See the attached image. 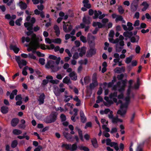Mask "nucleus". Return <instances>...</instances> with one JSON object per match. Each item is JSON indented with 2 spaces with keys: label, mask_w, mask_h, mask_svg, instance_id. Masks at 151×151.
Returning <instances> with one entry per match:
<instances>
[{
  "label": "nucleus",
  "mask_w": 151,
  "mask_h": 151,
  "mask_svg": "<svg viewBox=\"0 0 151 151\" xmlns=\"http://www.w3.org/2000/svg\"><path fill=\"white\" fill-rule=\"evenodd\" d=\"M118 9L120 14H122L124 13V10L122 6H119Z\"/></svg>",
  "instance_id": "nucleus-39"
},
{
  "label": "nucleus",
  "mask_w": 151,
  "mask_h": 151,
  "mask_svg": "<svg viewBox=\"0 0 151 151\" xmlns=\"http://www.w3.org/2000/svg\"><path fill=\"white\" fill-rule=\"evenodd\" d=\"M97 99L98 100L96 101V103L97 104L99 103L100 102L102 101L103 100V98L99 96L98 97Z\"/></svg>",
  "instance_id": "nucleus-55"
},
{
  "label": "nucleus",
  "mask_w": 151,
  "mask_h": 151,
  "mask_svg": "<svg viewBox=\"0 0 151 151\" xmlns=\"http://www.w3.org/2000/svg\"><path fill=\"white\" fill-rule=\"evenodd\" d=\"M76 106H79L81 105V101L78 97L76 96Z\"/></svg>",
  "instance_id": "nucleus-48"
},
{
  "label": "nucleus",
  "mask_w": 151,
  "mask_h": 151,
  "mask_svg": "<svg viewBox=\"0 0 151 151\" xmlns=\"http://www.w3.org/2000/svg\"><path fill=\"white\" fill-rule=\"evenodd\" d=\"M98 85V83H96L92 82L89 85V88L90 89H93L94 88L97 86Z\"/></svg>",
  "instance_id": "nucleus-38"
},
{
  "label": "nucleus",
  "mask_w": 151,
  "mask_h": 151,
  "mask_svg": "<svg viewBox=\"0 0 151 151\" xmlns=\"http://www.w3.org/2000/svg\"><path fill=\"white\" fill-rule=\"evenodd\" d=\"M31 40V38L28 37H23L22 38V41L23 43H24L25 41L27 42H30Z\"/></svg>",
  "instance_id": "nucleus-27"
},
{
  "label": "nucleus",
  "mask_w": 151,
  "mask_h": 151,
  "mask_svg": "<svg viewBox=\"0 0 151 151\" xmlns=\"http://www.w3.org/2000/svg\"><path fill=\"white\" fill-rule=\"evenodd\" d=\"M65 37L66 40H68L70 37H71L72 38L71 41H74L76 39L75 37L71 36L69 34H66L65 36Z\"/></svg>",
  "instance_id": "nucleus-31"
},
{
  "label": "nucleus",
  "mask_w": 151,
  "mask_h": 151,
  "mask_svg": "<svg viewBox=\"0 0 151 151\" xmlns=\"http://www.w3.org/2000/svg\"><path fill=\"white\" fill-rule=\"evenodd\" d=\"M63 23H64V25H63V29L64 31L66 32H68V29H67V26L65 25V22L64 21Z\"/></svg>",
  "instance_id": "nucleus-57"
},
{
  "label": "nucleus",
  "mask_w": 151,
  "mask_h": 151,
  "mask_svg": "<svg viewBox=\"0 0 151 151\" xmlns=\"http://www.w3.org/2000/svg\"><path fill=\"white\" fill-rule=\"evenodd\" d=\"M123 17L121 15H117V17L115 19L116 22H117L119 21H121L122 20Z\"/></svg>",
  "instance_id": "nucleus-45"
},
{
  "label": "nucleus",
  "mask_w": 151,
  "mask_h": 151,
  "mask_svg": "<svg viewBox=\"0 0 151 151\" xmlns=\"http://www.w3.org/2000/svg\"><path fill=\"white\" fill-rule=\"evenodd\" d=\"M94 16L93 17V19H96L98 18L99 16V15H101L102 14V12L99 10L97 11L96 10H95L94 11Z\"/></svg>",
  "instance_id": "nucleus-20"
},
{
  "label": "nucleus",
  "mask_w": 151,
  "mask_h": 151,
  "mask_svg": "<svg viewBox=\"0 0 151 151\" xmlns=\"http://www.w3.org/2000/svg\"><path fill=\"white\" fill-rule=\"evenodd\" d=\"M19 120L17 118L13 119L11 122L12 125L13 127L16 126L18 123Z\"/></svg>",
  "instance_id": "nucleus-21"
},
{
  "label": "nucleus",
  "mask_w": 151,
  "mask_h": 151,
  "mask_svg": "<svg viewBox=\"0 0 151 151\" xmlns=\"http://www.w3.org/2000/svg\"><path fill=\"white\" fill-rule=\"evenodd\" d=\"M18 4L22 10H25L27 8V4L22 1H20Z\"/></svg>",
  "instance_id": "nucleus-17"
},
{
  "label": "nucleus",
  "mask_w": 151,
  "mask_h": 151,
  "mask_svg": "<svg viewBox=\"0 0 151 151\" xmlns=\"http://www.w3.org/2000/svg\"><path fill=\"white\" fill-rule=\"evenodd\" d=\"M151 15L148 13H146L145 14V17L146 18L148 19H150L151 20V13H150Z\"/></svg>",
  "instance_id": "nucleus-64"
},
{
  "label": "nucleus",
  "mask_w": 151,
  "mask_h": 151,
  "mask_svg": "<svg viewBox=\"0 0 151 151\" xmlns=\"http://www.w3.org/2000/svg\"><path fill=\"white\" fill-rule=\"evenodd\" d=\"M90 81V78L88 76H86L84 78V81L86 85L88 84Z\"/></svg>",
  "instance_id": "nucleus-40"
},
{
  "label": "nucleus",
  "mask_w": 151,
  "mask_h": 151,
  "mask_svg": "<svg viewBox=\"0 0 151 151\" xmlns=\"http://www.w3.org/2000/svg\"><path fill=\"white\" fill-rule=\"evenodd\" d=\"M92 126V124L91 122H88L86 123L84 128L86 129L88 127H91Z\"/></svg>",
  "instance_id": "nucleus-47"
},
{
  "label": "nucleus",
  "mask_w": 151,
  "mask_h": 151,
  "mask_svg": "<svg viewBox=\"0 0 151 151\" xmlns=\"http://www.w3.org/2000/svg\"><path fill=\"white\" fill-rule=\"evenodd\" d=\"M102 93V89L101 87H100L99 88V89L97 92V94L98 95H101Z\"/></svg>",
  "instance_id": "nucleus-60"
},
{
  "label": "nucleus",
  "mask_w": 151,
  "mask_h": 151,
  "mask_svg": "<svg viewBox=\"0 0 151 151\" xmlns=\"http://www.w3.org/2000/svg\"><path fill=\"white\" fill-rule=\"evenodd\" d=\"M117 92H114L113 93H111L109 95V98L111 99L113 97H117Z\"/></svg>",
  "instance_id": "nucleus-42"
},
{
  "label": "nucleus",
  "mask_w": 151,
  "mask_h": 151,
  "mask_svg": "<svg viewBox=\"0 0 151 151\" xmlns=\"http://www.w3.org/2000/svg\"><path fill=\"white\" fill-rule=\"evenodd\" d=\"M24 26L25 27L27 28V29L29 31L26 32L27 35L29 36L30 35L31 36V39H32V35L34 34L33 31H32L33 29V25L29 22H25L24 24Z\"/></svg>",
  "instance_id": "nucleus-4"
},
{
  "label": "nucleus",
  "mask_w": 151,
  "mask_h": 151,
  "mask_svg": "<svg viewBox=\"0 0 151 151\" xmlns=\"http://www.w3.org/2000/svg\"><path fill=\"white\" fill-rule=\"evenodd\" d=\"M92 145L94 147L97 148L98 147L97 142L96 139V138H94L93 140H91Z\"/></svg>",
  "instance_id": "nucleus-24"
},
{
  "label": "nucleus",
  "mask_w": 151,
  "mask_h": 151,
  "mask_svg": "<svg viewBox=\"0 0 151 151\" xmlns=\"http://www.w3.org/2000/svg\"><path fill=\"white\" fill-rule=\"evenodd\" d=\"M49 58L50 59L56 60V63L57 65L59 64L61 59L60 57L57 58L56 56L52 55H49Z\"/></svg>",
  "instance_id": "nucleus-12"
},
{
  "label": "nucleus",
  "mask_w": 151,
  "mask_h": 151,
  "mask_svg": "<svg viewBox=\"0 0 151 151\" xmlns=\"http://www.w3.org/2000/svg\"><path fill=\"white\" fill-rule=\"evenodd\" d=\"M127 25L128 27V31H130L133 29L134 28L132 27V23L130 22H128L127 23Z\"/></svg>",
  "instance_id": "nucleus-32"
},
{
  "label": "nucleus",
  "mask_w": 151,
  "mask_h": 151,
  "mask_svg": "<svg viewBox=\"0 0 151 151\" xmlns=\"http://www.w3.org/2000/svg\"><path fill=\"white\" fill-rule=\"evenodd\" d=\"M91 17L88 16H84L83 18V23L89 25L91 24Z\"/></svg>",
  "instance_id": "nucleus-10"
},
{
  "label": "nucleus",
  "mask_w": 151,
  "mask_h": 151,
  "mask_svg": "<svg viewBox=\"0 0 151 151\" xmlns=\"http://www.w3.org/2000/svg\"><path fill=\"white\" fill-rule=\"evenodd\" d=\"M123 48V47H119V45H118V44L116 45V51L117 52H120Z\"/></svg>",
  "instance_id": "nucleus-33"
},
{
  "label": "nucleus",
  "mask_w": 151,
  "mask_h": 151,
  "mask_svg": "<svg viewBox=\"0 0 151 151\" xmlns=\"http://www.w3.org/2000/svg\"><path fill=\"white\" fill-rule=\"evenodd\" d=\"M60 119L62 122H65L66 119V116L63 114H62L60 116Z\"/></svg>",
  "instance_id": "nucleus-43"
},
{
  "label": "nucleus",
  "mask_w": 151,
  "mask_h": 151,
  "mask_svg": "<svg viewBox=\"0 0 151 151\" xmlns=\"http://www.w3.org/2000/svg\"><path fill=\"white\" fill-rule=\"evenodd\" d=\"M17 141L16 140H14L12 142L11 146L12 147L14 148L17 146Z\"/></svg>",
  "instance_id": "nucleus-41"
},
{
  "label": "nucleus",
  "mask_w": 151,
  "mask_h": 151,
  "mask_svg": "<svg viewBox=\"0 0 151 151\" xmlns=\"http://www.w3.org/2000/svg\"><path fill=\"white\" fill-rule=\"evenodd\" d=\"M54 93L55 94L56 96H59L60 95V92L58 90V88H57V90L55 89V90L54 91Z\"/></svg>",
  "instance_id": "nucleus-53"
},
{
  "label": "nucleus",
  "mask_w": 151,
  "mask_h": 151,
  "mask_svg": "<svg viewBox=\"0 0 151 151\" xmlns=\"http://www.w3.org/2000/svg\"><path fill=\"white\" fill-rule=\"evenodd\" d=\"M86 52V51L84 48V47H82L79 54L80 56L82 57L83 55L85 54Z\"/></svg>",
  "instance_id": "nucleus-34"
},
{
  "label": "nucleus",
  "mask_w": 151,
  "mask_h": 151,
  "mask_svg": "<svg viewBox=\"0 0 151 151\" xmlns=\"http://www.w3.org/2000/svg\"><path fill=\"white\" fill-rule=\"evenodd\" d=\"M119 147L120 150H121V151H123L124 147V145L122 143H120L119 145Z\"/></svg>",
  "instance_id": "nucleus-63"
},
{
  "label": "nucleus",
  "mask_w": 151,
  "mask_h": 151,
  "mask_svg": "<svg viewBox=\"0 0 151 151\" xmlns=\"http://www.w3.org/2000/svg\"><path fill=\"white\" fill-rule=\"evenodd\" d=\"M35 43H32V42H30L29 43L30 46L28 45H27L26 46L27 47L28 46V47L27 49V50L28 52H30L32 51V48H33L34 45H35Z\"/></svg>",
  "instance_id": "nucleus-28"
},
{
  "label": "nucleus",
  "mask_w": 151,
  "mask_h": 151,
  "mask_svg": "<svg viewBox=\"0 0 151 151\" xmlns=\"http://www.w3.org/2000/svg\"><path fill=\"white\" fill-rule=\"evenodd\" d=\"M110 146L111 147H114V149L116 151H118L119 150V148L117 143L114 142H111L110 144Z\"/></svg>",
  "instance_id": "nucleus-19"
},
{
  "label": "nucleus",
  "mask_w": 151,
  "mask_h": 151,
  "mask_svg": "<svg viewBox=\"0 0 151 151\" xmlns=\"http://www.w3.org/2000/svg\"><path fill=\"white\" fill-rule=\"evenodd\" d=\"M10 48L11 50H13L16 53H18L19 50V49L15 45H11Z\"/></svg>",
  "instance_id": "nucleus-23"
},
{
  "label": "nucleus",
  "mask_w": 151,
  "mask_h": 151,
  "mask_svg": "<svg viewBox=\"0 0 151 151\" xmlns=\"http://www.w3.org/2000/svg\"><path fill=\"white\" fill-rule=\"evenodd\" d=\"M13 133L16 135H19L21 134L22 133V132L19 129H14L13 131Z\"/></svg>",
  "instance_id": "nucleus-35"
},
{
  "label": "nucleus",
  "mask_w": 151,
  "mask_h": 151,
  "mask_svg": "<svg viewBox=\"0 0 151 151\" xmlns=\"http://www.w3.org/2000/svg\"><path fill=\"white\" fill-rule=\"evenodd\" d=\"M63 82L64 83L68 84L71 83V81H70V78L67 76L65 77L63 80Z\"/></svg>",
  "instance_id": "nucleus-25"
},
{
  "label": "nucleus",
  "mask_w": 151,
  "mask_h": 151,
  "mask_svg": "<svg viewBox=\"0 0 151 151\" xmlns=\"http://www.w3.org/2000/svg\"><path fill=\"white\" fill-rule=\"evenodd\" d=\"M31 40L32 41H31V42H32V43H37L40 46V44L39 43V38L38 37H37L35 34H33L32 35Z\"/></svg>",
  "instance_id": "nucleus-11"
},
{
  "label": "nucleus",
  "mask_w": 151,
  "mask_h": 151,
  "mask_svg": "<svg viewBox=\"0 0 151 151\" xmlns=\"http://www.w3.org/2000/svg\"><path fill=\"white\" fill-rule=\"evenodd\" d=\"M63 134L64 137L69 142L74 141L76 139V136L73 137L70 134L65 132H63Z\"/></svg>",
  "instance_id": "nucleus-7"
},
{
  "label": "nucleus",
  "mask_w": 151,
  "mask_h": 151,
  "mask_svg": "<svg viewBox=\"0 0 151 151\" xmlns=\"http://www.w3.org/2000/svg\"><path fill=\"white\" fill-rule=\"evenodd\" d=\"M45 96L43 93H42L39 97L38 101H39V104L41 105L44 103Z\"/></svg>",
  "instance_id": "nucleus-15"
},
{
  "label": "nucleus",
  "mask_w": 151,
  "mask_h": 151,
  "mask_svg": "<svg viewBox=\"0 0 151 151\" xmlns=\"http://www.w3.org/2000/svg\"><path fill=\"white\" fill-rule=\"evenodd\" d=\"M15 60L18 64L19 67L20 69L22 68L23 66H25L27 65V61L24 60H20L19 56L16 57Z\"/></svg>",
  "instance_id": "nucleus-6"
},
{
  "label": "nucleus",
  "mask_w": 151,
  "mask_h": 151,
  "mask_svg": "<svg viewBox=\"0 0 151 151\" xmlns=\"http://www.w3.org/2000/svg\"><path fill=\"white\" fill-rule=\"evenodd\" d=\"M80 40L83 43H86L87 42V40L86 37L83 35L80 36Z\"/></svg>",
  "instance_id": "nucleus-46"
},
{
  "label": "nucleus",
  "mask_w": 151,
  "mask_h": 151,
  "mask_svg": "<svg viewBox=\"0 0 151 151\" xmlns=\"http://www.w3.org/2000/svg\"><path fill=\"white\" fill-rule=\"evenodd\" d=\"M117 131V128L116 127H114L112 128L111 130L110 131V133L111 134H113L114 133L116 132Z\"/></svg>",
  "instance_id": "nucleus-62"
},
{
  "label": "nucleus",
  "mask_w": 151,
  "mask_h": 151,
  "mask_svg": "<svg viewBox=\"0 0 151 151\" xmlns=\"http://www.w3.org/2000/svg\"><path fill=\"white\" fill-rule=\"evenodd\" d=\"M123 70V71H124V69L123 67L121 68H116L114 70V71L115 73H120L121 72V70Z\"/></svg>",
  "instance_id": "nucleus-29"
},
{
  "label": "nucleus",
  "mask_w": 151,
  "mask_h": 151,
  "mask_svg": "<svg viewBox=\"0 0 151 151\" xmlns=\"http://www.w3.org/2000/svg\"><path fill=\"white\" fill-rule=\"evenodd\" d=\"M1 112L3 114H6L8 111V108L6 106H3L1 107Z\"/></svg>",
  "instance_id": "nucleus-26"
},
{
  "label": "nucleus",
  "mask_w": 151,
  "mask_h": 151,
  "mask_svg": "<svg viewBox=\"0 0 151 151\" xmlns=\"http://www.w3.org/2000/svg\"><path fill=\"white\" fill-rule=\"evenodd\" d=\"M56 65V62L52 60H50L49 61L46 65L45 66L47 68H51L52 70H54V71H57L60 68L58 66H55Z\"/></svg>",
  "instance_id": "nucleus-3"
},
{
  "label": "nucleus",
  "mask_w": 151,
  "mask_h": 151,
  "mask_svg": "<svg viewBox=\"0 0 151 151\" xmlns=\"http://www.w3.org/2000/svg\"><path fill=\"white\" fill-rule=\"evenodd\" d=\"M124 75L123 74H121L120 75H119L117 76V78L119 80H123L122 79L124 78Z\"/></svg>",
  "instance_id": "nucleus-52"
},
{
  "label": "nucleus",
  "mask_w": 151,
  "mask_h": 151,
  "mask_svg": "<svg viewBox=\"0 0 151 151\" xmlns=\"http://www.w3.org/2000/svg\"><path fill=\"white\" fill-rule=\"evenodd\" d=\"M61 147H65L66 150H69L71 151H73L76 150V143H75L72 145L70 144H63Z\"/></svg>",
  "instance_id": "nucleus-8"
},
{
  "label": "nucleus",
  "mask_w": 151,
  "mask_h": 151,
  "mask_svg": "<svg viewBox=\"0 0 151 151\" xmlns=\"http://www.w3.org/2000/svg\"><path fill=\"white\" fill-rule=\"evenodd\" d=\"M138 5L137 3H132L131 5V11L132 12H134L137 11L138 7Z\"/></svg>",
  "instance_id": "nucleus-16"
},
{
  "label": "nucleus",
  "mask_w": 151,
  "mask_h": 151,
  "mask_svg": "<svg viewBox=\"0 0 151 151\" xmlns=\"http://www.w3.org/2000/svg\"><path fill=\"white\" fill-rule=\"evenodd\" d=\"M66 72L68 73H70L69 76L71 79L75 80V71H72V69L69 68L66 70Z\"/></svg>",
  "instance_id": "nucleus-9"
},
{
  "label": "nucleus",
  "mask_w": 151,
  "mask_h": 151,
  "mask_svg": "<svg viewBox=\"0 0 151 151\" xmlns=\"http://www.w3.org/2000/svg\"><path fill=\"white\" fill-rule=\"evenodd\" d=\"M80 149L83 150L84 151H89V149L86 146H81L80 147Z\"/></svg>",
  "instance_id": "nucleus-49"
},
{
  "label": "nucleus",
  "mask_w": 151,
  "mask_h": 151,
  "mask_svg": "<svg viewBox=\"0 0 151 151\" xmlns=\"http://www.w3.org/2000/svg\"><path fill=\"white\" fill-rule=\"evenodd\" d=\"M81 121L83 123H85L87 119L82 110H81L80 112Z\"/></svg>",
  "instance_id": "nucleus-14"
},
{
  "label": "nucleus",
  "mask_w": 151,
  "mask_h": 151,
  "mask_svg": "<svg viewBox=\"0 0 151 151\" xmlns=\"http://www.w3.org/2000/svg\"><path fill=\"white\" fill-rule=\"evenodd\" d=\"M76 130L78 131V136L81 140L82 142L84 141V140L83 138L82 131V130L81 129H79L77 127H76Z\"/></svg>",
  "instance_id": "nucleus-18"
},
{
  "label": "nucleus",
  "mask_w": 151,
  "mask_h": 151,
  "mask_svg": "<svg viewBox=\"0 0 151 151\" xmlns=\"http://www.w3.org/2000/svg\"><path fill=\"white\" fill-rule=\"evenodd\" d=\"M45 60L43 58H40L39 59V62L42 65H44L45 64Z\"/></svg>",
  "instance_id": "nucleus-56"
},
{
  "label": "nucleus",
  "mask_w": 151,
  "mask_h": 151,
  "mask_svg": "<svg viewBox=\"0 0 151 151\" xmlns=\"http://www.w3.org/2000/svg\"><path fill=\"white\" fill-rule=\"evenodd\" d=\"M140 50L141 48L138 45H137L135 48L136 52L137 54L139 53L140 52Z\"/></svg>",
  "instance_id": "nucleus-51"
},
{
  "label": "nucleus",
  "mask_w": 151,
  "mask_h": 151,
  "mask_svg": "<svg viewBox=\"0 0 151 151\" xmlns=\"http://www.w3.org/2000/svg\"><path fill=\"white\" fill-rule=\"evenodd\" d=\"M142 5L144 6L145 8H148L149 6V4L146 1H144L142 2Z\"/></svg>",
  "instance_id": "nucleus-61"
},
{
  "label": "nucleus",
  "mask_w": 151,
  "mask_h": 151,
  "mask_svg": "<svg viewBox=\"0 0 151 151\" xmlns=\"http://www.w3.org/2000/svg\"><path fill=\"white\" fill-rule=\"evenodd\" d=\"M28 57L34 60L36 59V57L32 53H29Z\"/></svg>",
  "instance_id": "nucleus-59"
},
{
  "label": "nucleus",
  "mask_w": 151,
  "mask_h": 151,
  "mask_svg": "<svg viewBox=\"0 0 151 151\" xmlns=\"http://www.w3.org/2000/svg\"><path fill=\"white\" fill-rule=\"evenodd\" d=\"M132 59V57L131 56L127 58L126 59L125 63L127 64H129L131 62Z\"/></svg>",
  "instance_id": "nucleus-44"
},
{
  "label": "nucleus",
  "mask_w": 151,
  "mask_h": 151,
  "mask_svg": "<svg viewBox=\"0 0 151 151\" xmlns=\"http://www.w3.org/2000/svg\"><path fill=\"white\" fill-rule=\"evenodd\" d=\"M127 80H122V85L121 86V82L119 81L117 82L116 84L114 85L112 87V90L114 91H116L117 87L119 88L118 91L119 92H122L124 91L125 88L126 86Z\"/></svg>",
  "instance_id": "nucleus-1"
},
{
  "label": "nucleus",
  "mask_w": 151,
  "mask_h": 151,
  "mask_svg": "<svg viewBox=\"0 0 151 151\" xmlns=\"http://www.w3.org/2000/svg\"><path fill=\"white\" fill-rule=\"evenodd\" d=\"M65 99L64 100V101L65 102H67L69 101L70 99L73 98V96L71 95H66L65 96Z\"/></svg>",
  "instance_id": "nucleus-36"
},
{
  "label": "nucleus",
  "mask_w": 151,
  "mask_h": 151,
  "mask_svg": "<svg viewBox=\"0 0 151 151\" xmlns=\"http://www.w3.org/2000/svg\"><path fill=\"white\" fill-rule=\"evenodd\" d=\"M15 99L16 101H21L22 99L21 94H19L16 96Z\"/></svg>",
  "instance_id": "nucleus-50"
},
{
  "label": "nucleus",
  "mask_w": 151,
  "mask_h": 151,
  "mask_svg": "<svg viewBox=\"0 0 151 151\" xmlns=\"http://www.w3.org/2000/svg\"><path fill=\"white\" fill-rule=\"evenodd\" d=\"M136 37H137L138 39V40L137 41H136V38L134 37H132L130 38V41L131 42L134 43L138 41V40L139 39V37L138 36H136Z\"/></svg>",
  "instance_id": "nucleus-37"
},
{
  "label": "nucleus",
  "mask_w": 151,
  "mask_h": 151,
  "mask_svg": "<svg viewBox=\"0 0 151 151\" xmlns=\"http://www.w3.org/2000/svg\"><path fill=\"white\" fill-rule=\"evenodd\" d=\"M58 114L54 112H52L50 115L47 116L45 119V122L50 124L55 122L57 119Z\"/></svg>",
  "instance_id": "nucleus-2"
},
{
  "label": "nucleus",
  "mask_w": 151,
  "mask_h": 151,
  "mask_svg": "<svg viewBox=\"0 0 151 151\" xmlns=\"http://www.w3.org/2000/svg\"><path fill=\"white\" fill-rule=\"evenodd\" d=\"M96 53V50L95 49L91 48L87 52L86 56L87 57H90Z\"/></svg>",
  "instance_id": "nucleus-13"
},
{
  "label": "nucleus",
  "mask_w": 151,
  "mask_h": 151,
  "mask_svg": "<svg viewBox=\"0 0 151 151\" xmlns=\"http://www.w3.org/2000/svg\"><path fill=\"white\" fill-rule=\"evenodd\" d=\"M92 80V82L96 83H98L97 80V78L96 76H93Z\"/></svg>",
  "instance_id": "nucleus-58"
},
{
  "label": "nucleus",
  "mask_w": 151,
  "mask_h": 151,
  "mask_svg": "<svg viewBox=\"0 0 151 151\" xmlns=\"http://www.w3.org/2000/svg\"><path fill=\"white\" fill-rule=\"evenodd\" d=\"M49 82H50L51 83H53V84H58L59 82V81L57 80H50L49 81Z\"/></svg>",
  "instance_id": "nucleus-54"
},
{
  "label": "nucleus",
  "mask_w": 151,
  "mask_h": 151,
  "mask_svg": "<svg viewBox=\"0 0 151 151\" xmlns=\"http://www.w3.org/2000/svg\"><path fill=\"white\" fill-rule=\"evenodd\" d=\"M40 46L37 43H35V45L34 46L32 51L33 53H36L37 51H36V50L39 48L40 47Z\"/></svg>",
  "instance_id": "nucleus-30"
},
{
  "label": "nucleus",
  "mask_w": 151,
  "mask_h": 151,
  "mask_svg": "<svg viewBox=\"0 0 151 151\" xmlns=\"http://www.w3.org/2000/svg\"><path fill=\"white\" fill-rule=\"evenodd\" d=\"M128 105V104L127 103H125L124 104L122 103L120 106V109L121 110H118L117 112V114H120L122 116L124 115L126 113V111L125 110H123L122 109L124 108H127Z\"/></svg>",
  "instance_id": "nucleus-5"
},
{
  "label": "nucleus",
  "mask_w": 151,
  "mask_h": 151,
  "mask_svg": "<svg viewBox=\"0 0 151 151\" xmlns=\"http://www.w3.org/2000/svg\"><path fill=\"white\" fill-rule=\"evenodd\" d=\"M151 142V137H149L147 139H146L145 141H144V142H142V144H140L137 147V149L138 148V147L140 146V148H141L142 149V147H141L145 143H146L147 144H149V143H150Z\"/></svg>",
  "instance_id": "nucleus-22"
}]
</instances>
